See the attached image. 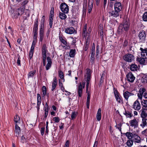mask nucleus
I'll return each instance as SVG.
<instances>
[{"label":"nucleus","mask_w":147,"mask_h":147,"mask_svg":"<svg viewBox=\"0 0 147 147\" xmlns=\"http://www.w3.org/2000/svg\"><path fill=\"white\" fill-rule=\"evenodd\" d=\"M129 22L126 20L124 21L123 24H120L119 26L118 30L119 34H120L122 33L123 29V30L125 31V32L128 31L129 29Z\"/></svg>","instance_id":"obj_1"},{"label":"nucleus","mask_w":147,"mask_h":147,"mask_svg":"<svg viewBox=\"0 0 147 147\" xmlns=\"http://www.w3.org/2000/svg\"><path fill=\"white\" fill-rule=\"evenodd\" d=\"M25 7L21 6L16 9L15 12L12 13V16L15 18H17L20 15H22L24 13Z\"/></svg>","instance_id":"obj_2"},{"label":"nucleus","mask_w":147,"mask_h":147,"mask_svg":"<svg viewBox=\"0 0 147 147\" xmlns=\"http://www.w3.org/2000/svg\"><path fill=\"white\" fill-rule=\"evenodd\" d=\"M113 90L114 95L117 101L119 103L121 102H123V99L122 98L117 89L114 88Z\"/></svg>","instance_id":"obj_3"},{"label":"nucleus","mask_w":147,"mask_h":147,"mask_svg":"<svg viewBox=\"0 0 147 147\" xmlns=\"http://www.w3.org/2000/svg\"><path fill=\"white\" fill-rule=\"evenodd\" d=\"M86 71H87L86 74L87 75V77L86 78V92H87L88 88L90 83V80L91 77V73L90 69L87 68L86 69Z\"/></svg>","instance_id":"obj_4"},{"label":"nucleus","mask_w":147,"mask_h":147,"mask_svg":"<svg viewBox=\"0 0 147 147\" xmlns=\"http://www.w3.org/2000/svg\"><path fill=\"white\" fill-rule=\"evenodd\" d=\"M134 56L129 53L126 54L123 57L124 60L128 62H132L134 60Z\"/></svg>","instance_id":"obj_5"},{"label":"nucleus","mask_w":147,"mask_h":147,"mask_svg":"<svg viewBox=\"0 0 147 147\" xmlns=\"http://www.w3.org/2000/svg\"><path fill=\"white\" fill-rule=\"evenodd\" d=\"M60 9L61 11L64 13H68L69 11V7L65 3H62L60 5Z\"/></svg>","instance_id":"obj_6"},{"label":"nucleus","mask_w":147,"mask_h":147,"mask_svg":"<svg viewBox=\"0 0 147 147\" xmlns=\"http://www.w3.org/2000/svg\"><path fill=\"white\" fill-rule=\"evenodd\" d=\"M138 37L140 41L144 42L146 40V34L145 31L142 30L139 32Z\"/></svg>","instance_id":"obj_7"},{"label":"nucleus","mask_w":147,"mask_h":147,"mask_svg":"<svg viewBox=\"0 0 147 147\" xmlns=\"http://www.w3.org/2000/svg\"><path fill=\"white\" fill-rule=\"evenodd\" d=\"M85 82H83L82 84L80 83L78 88V96L80 97H81L82 96V89L84 88L85 85Z\"/></svg>","instance_id":"obj_8"},{"label":"nucleus","mask_w":147,"mask_h":147,"mask_svg":"<svg viewBox=\"0 0 147 147\" xmlns=\"http://www.w3.org/2000/svg\"><path fill=\"white\" fill-rule=\"evenodd\" d=\"M129 124L130 126L134 129L137 128L138 126V122L135 118L130 120L129 121Z\"/></svg>","instance_id":"obj_9"},{"label":"nucleus","mask_w":147,"mask_h":147,"mask_svg":"<svg viewBox=\"0 0 147 147\" xmlns=\"http://www.w3.org/2000/svg\"><path fill=\"white\" fill-rule=\"evenodd\" d=\"M141 107L140 103L138 99L134 102L132 105V108L135 110L139 111Z\"/></svg>","instance_id":"obj_10"},{"label":"nucleus","mask_w":147,"mask_h":147,"mask_svg":"<svg viewBox=\"0 0 147 147\" xmlns=\"http://www.w3.org/2000/svg\"><path fill=\"white\" fill-rule=\"evenodd\" d=\"M123 6L121 3L119 2L116 1L114 4V9L117 10L120 12L121 11L122 9Z\"/></svg>","instance_id":"obj_11"},{"label":"nucleus","mask_w":147,"mask_h":147,"mask_svg":"<svg viewBox=\"0 0 147 147\" xmlns=\"http://www.w3.org/2000/svg\"><path fill=\"white\" fill-rule=\"evenodd\" d=\"M127 80L130 82H133L135 79V78L131 73L130 72L126 76Z\"/></svg>","instance_id":"obj_12"},{"label":"nucleus","mask_w":147,"mask_h":147,"mask_svg":"<svg viewBox=\"0 0 147 147\" xmlns=\"http://www.w3.org/2000/svg\"><path fill=\"white\" fill-rule=\"evenodd\" d=\"M124 98L127 101H128L129 97L131 96L134 95V94L132 92L126 91L124 92L123 94Z\"/></svg>","instance_id":"obj_13"},{"label":"nucleus","mask_w":147,"mask_h":147,"mask_svg":"<svg viewBox=\"0 0 147 147\" xmlns=\"http://www.w3.org/2000/svg\"><path fill=\"white\" fill-rule=\"evenodd\" d=\"M47 47L45 44H44L42 47V57H47L46 53L47 52Z\"/></svg>","instance_id":"obj_14"},{"label":"nucleus","mask_w":147,"mask_h":147,"mask_svg":"<svg viewBox=\"0 0 147 147\" xmlns=\"http://www.w3.org/2000/svg\"><path fill=\"white\" fill-rule=\"evenodd\" d=\"M141 111V117L142 118H147V109L142 108Z\"/></svg>","instance_id":"obj_15"},{"label":"nucleus","mask_w":147,"mask_h":147,"mask_svg":"<svg viewBox=\"0 0 147 147\" xmlns=\"http://www.w3.org/2000/svg\"><path fill=\"white\" fill-rule=\"evenodd\" d=\"M75 30L74 28L72 27L67 28L65 30V32L67 34H71L74 33Z\"/></svg>","instance_id":"obj_16"},{"label":"nucleus","mask_w":147,"mask_h":147,"mask_svg":"<svg viewBox=\"0 0 147 147\" xmlns=\"http://www.w3.org/2000/svg\"><path fill=\"white\" fill-rule=\"evenodd\" d=\"M119 11L117 10H113L111 12H110V14L114 17L116 18L119 16Z\"/></svg>","instance_id":"obj_17"},{"label":"nucleus","mask_w":147,"mask_h":147,"mask_svg":"<svg viewBox=\"0 0 147 147\" xmlns=\"http://www.w3.org/2000/svg\"><path fill=\"white\" fill-rule=\"evenodd\" d=\"M144 58L143 57H137L136 59L137 61L140 63V64L145 65L146 61Z\"/></svg>","instance_id":"obj_18"},{"label":"nucleus","mask_w":147,"mask_h":147,"mask_svg":"<svg viewBox=\"0 0 147 147\" xmlns=\"http://www.w3.org/2000/svg\"><path fill=\"white\" fill-rule=\"evenodd\" d=\"M88 12L89 13H90L91 12L93 7V2L92 1V0H88Z\"/></svg>","instance_id":"obj_19"},{"label":"nucleus","mask_w":147,"mask_h":147,"mask_svg":"<svg viewBox=\"0 0 147 147\" xmlns=\"http://www.w3.org/2000/svg\"><path fill=\"white\" fill-rule=\"evenodd\" d=\"M15 131L16 132V136H18L20 133L21 130L20 128L17 124L15 125Z\"/></svg>","instance_id":"obj_20"},{"label":"nucleus","mask_w":147,"mask_h":147,"mask_svg":"<svg viewBox=\"0 0 147 147\" xmlns=\"http://www.w3.org/2000/svg\"><path fill=\"white\" fill-rule=\"evenodd\" d=\"M57 81L55 77L54 78L53 80V82L52 83V87L51 90L53 91L55 88L57 84Z\"/></svg>","instance_id":"obj_21"},{"label":"nucleus","mask_w":147,"mask_h":147,"mask_svg":"<svg viewBox=\"0 0 147 147\" xmlns=\"http://www.w3.org/2000/svg\"><path fill=\"white\" fill-rule=\"evenodd\" d=\"M130 69L132 71H136L138 69V67L137 65L135 64H132L130 65Z\"/></svg>","instance_id":"obj_22"},{"label":"nucleus","mask_w":147,"mask_h":147,"mask_svg":"<svg viewBox=\"0 0 147 147\" xmlns=\"http://www.w3.org/2000/svg\"><path fill=\"white\" fill-rule=\"evenodd\" d=\"M59 38L60 41L64 45H67V44L66 39L65 38L62 37L61 36H59ZM68 45V44H67Z\"/></svg>","instance_id":"obj_23"},{"label":"nucleus","mask_w":147,"mask_h":147,"mask_svg":"<svg viewBox=\"0 0 147 147\" xmlns=\"http://www.w3.org/2000/svg\"><path fill=\"white\" fill-rule=\"evenodd\" d=\"M101 109L100 108L99 109L96 114V118L98 121H100L101 119Z\"/></svg>","instance_id":"obj_24"},{"label":"nucleus","mask_w":147,"mask_h":147,"mask_svg":"<svg viewBox=\"0 0 147 147\" xmlns=\"http://www.w3.org/2000/svg\"><path fill=\"white\" fill-rule=\"evenodd\" d=\"M141 82L142 83H146L147 82V75L142 74L141 75Z\"/></svg>","instance_id":"obj_25"},{"label":"nucleus","mask_w":147,"mask_h":147,"mask_svg":"<svg viewBox=\"0 0 147 147\" xmlns=\"http://www.w3.org/2000/svg\"><path fill=\"white\" fill-rule=\"evenodd\" d=\"M133 137L135 140V142L137 143H139L141 142L140 138L137 135L135 134H134Z\"/></svg>","instance_id":"obj_26"},{"label":"nucleus","mask_w":147,"mask_h":147,"mask_svg":"<svg viewBox=\"0 0 147 147\" xmlns=\"http://www.w3.org/2000/svg\"><path fill=\"white\" fill-rule=\"evenodd\" d=\"M147 118H142V123L140 124V126L144 128L147 125Z\"/></svg>","instance_id":"obj_27"},{"label":"nucleus","mask_w":147,"mask_h":147,"mask_svg":"<svg viewBox=\"0 0 147 147\" xmlns=\"http://www.w3.org/2000/svg\"><path fill=\"white\" fill-rule=\"evenodd\" d=\"M65 13L63 12H60L59 13V16L61 20H65L67 18V16L65 14Z\"/></svg>","instance_id":"obj_28"},{"label":"nucleus","mask_w":147,"mask_h":147,"mask_svg":"<svg viewBox=\"0 0 147 147\" xmlns=\"http://www.w3.org/2000/svg\"><path fill=\"white\" fill-rule=\"evenodd\" d=\"M123 134L124 135H125L127 138L129 139H131L132 137H133L134 135L132 133L130 132H127Z\"/></svg>","instance_id":"obj_29"},{"label":"nucleus","mask_w":147,"mask_h":147,"mask_svg":"<svg viewBox=\"0 0 147 147\" xmlns=\"http://www.w3.org/2000/svg\"><path fill=\"white\" fill-rule=\"evenodd\" d=\"M126 117L127 118H131L132 117V115L131 113L129 111H125V112L123 113Z\"/></svg>","instance_id":"obj_30"},{"label":"nucleus","mask_w":147,"mask_h":147,"mask_svg":"<svg viewBox=\"0 0 147 147\" xmlns=\"http://www.w3.org/2000/svg\"><path fill=\"white\" fill-rule=\"evenodd\" d=\"M76 50L75 49H71L69 52V55L70 57H73L75 55Z\"/></svg>","instance_id":"obj_31"},{"label":"nucleus","mask_w":147,"mask_h":147,"mask_svg":"<svg viewBox=\"0 0 147 147\" xmlns=\"http://www.w3.org/2000/svg\"><path fill=\"white\" fill-rule=\"evenodd\" d=\"M141 103L142 106L145 107H147V100H143L141 101Z\"/></svg>","instance_id":"obj_32"},{"label":"nucleus","mask_w":147,"mask_h":147,"mask_svg":"<svg viewBox=\"0 0 147 147\" xmlns=\"http://www.w3.org/2000/svg\"><path fill=\"white\" fill-rule=\"evenodd\" d=\"M127 145L129 147H131L133 144V141L131 139H129L126 143Z\"/></svg>","instance_id":"obj_33"},{"label":"nucleus","mask_w":147,"mask_h":147,"mask_svg":"<svg viewBox=\"0 0 147 147\" xmlns=\"http://www.w3.org/2000/svg\"><path fill=\"white\" fill-rule=\"evenodd\" d=\"M78 114V113L77 112H76L75 111L72 112L71 115V120H73L75 119Z\"/></svg>","instance_id":"obj_34"},{"label":"nucleus","mask_w":147,"mask_h":147,"mask_svg":"<svg viewBox=\"0 0 147 147\" xmlns=\"http://www.w3.org/2000/svg\"><path fill=\"white\" fill-rule=\"evenodd\" d=\"M88 34L87 29L83 28L82 33L83 36H84V37H85L86 38V36H88Z\"/></svg>","instance_id":"obj_35"},{"label":"nucleus","mask_w":147,"mask_h":147,"mask_svg":"<svg viewBox=\"0 0 147 147\" xmlns=\"http://www.w3.org/2000/svg\"><path fill=\"white\" fill-rule=\"evenodd\" d=\"M14 122L16 124L17 123H19L20 122V118L18 116L16 115L14 117Z\"/></svg>","instance_id":"obj_36"},{"label":"nucleus","mask_w":147,"mask_h":147,"mask_svg":"<svg viewBox=\"0 0 147 147\" xmlns=\"http://www.w3.org/2000/svg\"><path fill=\"white\" fill-rule=\"evenodd\" d=\"M142 19L144 21H147V12H145L144 13Z\"/></svg>","instance_id":"obj_37"},{"label":"nucleus","mask_w":147,"mask_h":147,"mask_svg":"<svg viewBox=\"0 0 147 147\" xmlns=\"http://www.w3.org/2000/svg\"><path fill=\"white\" fill-rule=\"evenodd\" d=\"M35 71H31L28 74V77L29 78L30 77H33L34 75V74H35Z\"/></svg>","instance_id":"obj_38"},{"label":"nucleus","mask_w":147,"mask_h":147,"mask_svg":"<svg viewBox=\"0 0 147 147\" xmlns=\"http://www.w3.org/2000/svg\"><path fill=\"white\" fill-rule=\"evenodd\" d=\"M42 92L44 96L47 95V88L46 86H43L42 87Z\"/></svg>","instance_id":"obj_39"},{"label":"nucleus","mask_w":147,"mask_h":147,"mask_svg":"<svg viewBox=\"0 0 147 147\" xmlns=\"http://www.w3.org/2000/svg\"><path fill=\"white\" fill-rule=\"evenodd\" d=\"M53 18L49 17V25L50 28H52V27L53 22Z\"/></svg>","instance_id":"obj_40"},{"label":"nucleus","mask_w":147,"mask_h":147,"mask_svg":"<svg viewBox=\"0 0 147 147\" xmlns=\"http://www.w3.org/2000/svg\"><path fill=\"white\" fill-rule=\"evenodd\" d=\"M142 57L144 58L145 59H147V52H141V54Z\"/></svg>","instance_id":"obj_41"},{"label":"nucleus","mask_w":147,"mask_h":147,"mask_svg":"<svg viewBox=\"0 0 147 147\" xmlns=\"http://www.w3.org/2000/svg\"><path fill=\"white\" fill-rule=\"evenodd\" d=\"M45 17L44 16H42L41 21V26L44 27Z\"/></svg>","instance_id":"obj_42"},{"label":"nucleus","mask_w":147,"mask_h":147,"mask_svg":"<svg viewBox=\"0 0 147 147\" xmlns=\"http://www.w3.org/2000/svg\"><path fill=\"white\" fill-rule=\"evenodd\" d=\"M54 8H52L50 13L49 17L53 18L54 17Z\"/></svg>","instance_id":"obj_43"},{"label":"nucleus","mask_w":147,"mask_h":147,"mask_svg":"<svg viewBox=\"0 0 147 147\" xmlns=\"http://www.w3.org/2000/svg\"><path fill=\"white\" fill-rule=\"evenodd\" d=\"M146 91V89L144 88H141L139 91V92L142 94H143V93Z\"/></svg>","instance_id":"obj_44"},{"label":"nucleus","mask_w":147,"mask_h":147,"mask_svg":"<svg viewBox=\"0 0 147 147\" xmlns=\"http://www.w3.org/2000/svg\"><path fill=\"white\" fill-rule=\"evenodd\" d=\"M100 47L99 45H97L96 48V57L100 53Z\"/></svg>","instance_id":"obj_45"},{"label":"nucleus","mask_w":147,"mask_h":147,"mask_svg":"<svg viewBox=\"0 0 147 147\" xmlns=\"http://www.w3.org/2000/svg\"><path fill=\"white\" fill-rule=\"evenodd\" d=\"M41 97L40 94H37V102L41 103Z\"/></svg>","instance_id":"obj_46"},{"label":"nucleus","mask_w":147,"mask_h":147,"mask_svg":"<svg viewBox=\"0 0 147 147\" xmlns=\"http://www.w3.org/2000/svg\"><path fill=\"white\" fill-rule=\"evenodd\" d=\"M39 35H44V27L41 26L39 32Z\"/></svg>","instance_id":"obj_47"},{"label":"nucleus","mask_w":147,"mask_h":147,"mask_svg":"<svg viewBox=\"0 0 147 147\" xmlns=\"http://www.w3.org/2000/svg\"><path fill=\"white\" fill-rule=\"evenodd\" d=\"M38 18H36L35 20L34 27H38Z\"/></svg>","instance_id":"obj_48"},{"label":"nucleus","mask_w":147,"mask_h":147,"mask_svg":"<svg viewBox=\"0 0 147 147\" xmlns=\"http://www.w3.org/2000/svg\"><path fill=\"white\" fill-rule=\"evenodd\" d=\"M59 77L61 79L64 78L63 74L62 71H60L59 73Z\"/></svg>","instance_id":"obj_49"},{"label":"nucleus","mask_w":147,"mask_h":147,"mask_svg":"<svg viewBox=\"0 0 147 147\" xmlns=\"http://www.w3.org/2000/svg\"><path fill=\"white\" fill-rule=\"evenodd\" d=\"M34 51L30 50L29 53V57L30 59H31L33 55Z\"/></svg>","instance_id":"obj_50"},{"label":"nucleus","mask_w":147,"mask_h":147,"mask_svg":"<svg viewBox=\"0 0 147 147\" xmlns=\"http://www.w3.org/2000/svg\"><path fill=\"white\" fill-rule=\"evenodd\" d=\"M20 56H19L18 58V59L17 60V64H18V65L20 66H21V64H20Z\"/></svg>","instance_id":"obj_51"},{"label":"nucleus","mask_w":147,"mask_h":147,"mask_svg":"<svg viewBox=\"0 0 147 147\" xmlns=\"http://www.w3.org/2000/svg\"><path fill=\"white\" fill-rule=\"evenodd\" d=\"M143 94H142L140 93H138V98L140 99L141 101L142 100V98Z\"/></svg>","instance_id":"obj_52"},{"label":"nucleus","mask_w":147,"mask_h":147,"mask_svg":"<svg viewBox=\"0 0 147 147\" xmlns=\"http://www.w3.org/2000/svg\"><path fill=\"white\" fill-rule=\"evenodd\" d=\"M45 130V127H43L41 128V129L40 130V132L42 136H43Z\"/></svg>","instance_id":"obj_53"},{"label":"nucleus","mask_w":147,"mask_h":147,"mask_svg":"<svg viewBox=\"0 0 147 147\" xmlns=\"http://www.w3.org/2000/svg\"><path fill=\"white\" fill-rule=\"evenodd\" d=\"M48 122H46V133L48 134L49 132V129H48Z\"/></svg>","instance_id":"obj_54"},{"label":"nucleus","mask_w":147,"mask_h":147,"mask_svg":"<svg viewBox=\"0 0 147 147\" xmlns=\"http://www.w3.org/2000/svg\"><path fill=\"white\" fill-rule=\"evenodd\" d=\"M47 59L48 63H50L51 64L52 63V61H51V58L50 57H48L47 58Z\"/></svg>","instance_id":"obj_55"},{"label":"nucleus","mask_w":147,"mask_h":147,"mask_svg":"<svg viewBox=\"0 0 147 147\" xmlns=\"http://www.w3.org/2000/svg\"><path fill=\"white\" fill-rule=\"evenodd\" d=\"M51 64L50 63H47V65L46 66V70H48V69H49L51 67Z\"/></svg>","instance_id":"obj_56"},{"label":"nucleus","mask_w":147,"mask_h":147,"mask_svg":"<svg viewBox=\"0 0 147 147\" xmlns=\"http://www.w3.org/2000/svg\"><path fill=\"white\" fill-rule=\"evenodd\" d=\"M54 121L56 123H58L59 121V119L58 117H54L53 118Z\"/></svg>","instance_id":"obj_57"},{"label":"nucleus","mask_w":147,"mask_h":147,"mask_svg":"<svg viewBox=\"0 0 147 147\" xmlns=\"http://www.w3.org/2000/svg\"><path fill=\"white\" fill-rule=\"evenodd\" d=\"M128 44V42L127 40H124V42L123 43V46L124 47H126L127 46Z\"/></svg>","instance_id":"obj_58"},{"label":"nucleus","mask_w":147,"mask_h":147,"mask_svg":"<svg viewBox=\"0 0 147 147\" xmlns=\"http://www.w3.org/2000/svg\"><path fill=\"white\" fill-rule=\"evenodd\" d=\"M95 49H91V55H95Z\"/></svg>","instance_id":"obj_59"},{"label":"nucleus","mask_w":147,"mask_h":147,"mask_svg":"<svg viewBox=\"0 0 147 147\" xmlns=\"http://www.w3.org/2000/svg\"><path fill=\"white\" fill-rule=\"evenodd\" d=\"M44 35H39L40 40L39 41L40 42H42L44 37Z\"/></svg>","instance_id":"obj_60"},{"label":"nucleus","mask_w":147,"mask_h":147,"mask_svg":"<svg viewBox=\"0 0 147 147\" xmlns=\"http://www.w3.org/2000/svg\"><path fill=\"white\" fill-rule=\"evenodd\" d=\"M94 55H91V60H90V61H92V63H93V62H94V60L95 59V58H94Z\"/></svg>","instance_id":"obj_61"},{"label":"nucleus","mask_w":147,"mask_h":147,"mask_svg":"<svg viewBox=\"0 0 147 147\" xmlns=\"http://www.w3.org/2000/svg\"><path fill=\"white\" fill-rule=\"evenodd\" d=\"M69 140H67L64 145V147H69Z\"/></svg>","instance_id":"obj_62"},{"label":"nucleus","mask_w":147,"mask_h":147,"mask_svg":"<svg viewBox=\"0 0 147 147\" xmlns=\"http://www.w3.org/2000/svg\"><path fill=\"white\" fill-rule=\"evenodd\" d=\"M28 2V1L27 0H25L22 2V5H23V7H24V6L26 5Z\"/></svg>","instance_id":"obj_63"},{"label":"nucleus","mask_w":147,"mask_h":147,"mask_svg":"<svg viewBox=\"0 0 147 147\" xmlns=\"http://www.w3.org/2000/svg\"><path fill=\"white\" fill-rule=\"evenodd\" d=\"M88 46L89 45H87V44L86 45H84V49L85 51H86L87 50L88 48Z\"/></svg>","instance_id":"obj_64"}]
</instances>
